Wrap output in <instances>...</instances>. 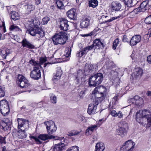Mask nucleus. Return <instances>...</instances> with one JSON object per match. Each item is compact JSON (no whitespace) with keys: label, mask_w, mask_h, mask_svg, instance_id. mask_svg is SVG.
Listing matches in <instances>:
<instances>
[{"label":"nucleus","mask_w":151,"mask_h":151,"mask_svg":"<svg viewBox=\"0 0 151 151\" xmlns=\"http://www.w3.org/2000/svg\"><path fill=\"white\" fill-rule=\"evenodd\" d=\"M88 47H85L79 53V56L80 57L83 56L84 54H86L88 51Z\"/></svg>","instance_id":"43"},{"label":"nucleus","mask_w":151,"mask_h":151,"mask_svg":"<svg viewBox=\"0 0 151 151\" xmlns=\"http://www.w3.org/2000/svg\"><path fill=\"white\" fill-rule=\"evenodd\" d=\"M56 3L58 9H63L64 8V5L62 1L59 0H56Z\"/></svg>","instance_id":"39"},{"label":"nucleus","mask_w":151,"mask_h":151,"mask_svg":"<svg viewBox=\"0 0 151 151\" xmlns=\"http://www.w3.org/2000/svg\"><path fill=\"white\" fill-rule=\"evenodd\" d=\"M50 101L53 104L56 103L57 98L56 96L52 93L50 94Z\"/></svg>","instance_id":"38"},{"label":"nucleus","mask_w":151,"mask_h":151,"mask_svg":"<svg viewBox=\"0 0 151 151\" xmlns=\"http://www.w3.org/2000/svg\"><path fill=\"white\" fill-rule=\"evenodd\" d=\"M94 70L93 65L90 63H86L85 66L84 72L88 73H92Z\"/></svg>","instance_id":"30"},{"label":"nucleus","mask_w":151,"mask_h":151,"mask_svg":"<svg viewBox=\"0 0 151 151\" xmlns=\"http://www.w3.org/2000/svg\"><path fill=\"white\" fill-rule=\"evenodd\" d=\"M25 9L28 13H30L31 11L35 9V6L34 5L31 3H29L26 4L25 6Z\"/></svg>","instance_id":"33"},{"label":"nucleus","mask_w":151,"mask_h":151,"mask_svg":"<svg viewBox=\"0 0 151 151\" xmlns=\"http://www.w3.org/2000/svg\"><path fill=\"white\" fill-rule=\"evenodd\" d=\"M0 143H6L5 137H2L0 136Z\"/></svg>","instance_id":"55"},{"label":"nucleus","mask_w":151,"mask_h":151,"mask_svg":"<svg viewBox=\"0 0 151 151\" xmlns=\"http://www.w3.org/2000/svg\"><path fill=\"white\" fill-rule=\"evenodd\" d=\"M11 121L9 119L4 118L1 124L4 131H10L11 129Z\"/></svg>","instance_id":"19"},{"label":"nucleus","mask_w":151,"mask_h":151,"mask_svg":"<svg viewBox=\"0 0 151 151\" xmlns=\"http://www.w3.org/2000/svg\"><path fill=\"white\" fill-rule=\"evenodd\" d=\"M69 25L68 20L66 19L61 18L60 21V28L61 30L66 31L68 29Z\"/></svg>","instance_id":"20"},{"label":"nucleus","mask_w":151,"mask_h":151,"mask_svg":"<svg viewBox=\"0 0 151 151\" xmlns=\"http://www.w3.org/2000/svg\"><path fill=\"white\" fill-rule=\"evenodd\" d=\"M93 46L94 49H99L104 47L103 44L99 39H96L94 41Z\"/></svg>","instance_id":"26"},{"label":"nucleus","mask_w":151,"mask_h":151,"mask_svg":"<svg viewBox=\"0 0 151 151\" xmlns=\"http://www.w3.org/2000/svg\"><path fill=\"white\" fill-rule=\"evenodd\" d=\"M131 39H128L126 35H124L122 37V40L123 42H130L129 41Z\"/></svg>","instance_id":"52"},{"label":"nucleus","mask_w":151,"mask_h":151,"mask_svg":"<svg viewBox=\"0 0 151 151\" xmlns=\"http://www.w3.org/2000/svg\"><path fill=\"white\" fill-rule=\"evenodd\" d=\"M67 17L70 19H75L76 17V13L75 9L69 10L66 13Z\"/></svg>","instance_id":"23"},{"label":"nucleus","mask_w":151,"mask_h":151,"mask_svg":"<svg viewBox=\"0 0 151 151\" xmlns=\"http://www.w3.org/2000/svg\"><path fill=\"white\" fill-rule=\"evenodd\" d=\"M98 2L97 0H91L89 1L88 6L89 7L95 8L98 6Z\"/></svg>","instance_id":"35"},{"label":"nucleus","mask_w":151,"mask_h":151,"mask_svg":"<svg viewBox=\"0 0 151 151\" xmlns=\"http://www.w3.org/2000/svg\"><path fill=\"white\" fill-rule=\"evenodd\" d=\"M127 124L122 125L121 127L117 129L116 130V134L122 137H123L127 134L128 130Z\"/></svg>","instance_id":"16"},{"label":"nucleus","mask_w":151,"mask_h":151,"mask_svg":"<svg viewBox=\"0 0 151 151\" xmlns=\"http://www.w3.org/2000/svg\"><path fill=\"white\" fill-rule=\"evenodd\" d=\"M105 148V146L103 143L99 142L96 145L95 151H103Z\"/></svg>","instance_id":"31"},{"label":"nucleus","mask_w":151,"mask_h":151,"mask_svg":"<svg viewBox=\"0 0 151 151\" xmlns=\"http://www.w3.org/2000/svg\"><path fill=\"white\" fill-rule=\"evenodd\" d=\"M29 137L30 138L33 139L35 140L36 143L37 144L39 145L41 144L42 143V142L40 140V139L43 141H45L48 139H54L55 138L54 136L47 134H40L37 137L32 136H30Z\"/></svg>","instance_id":"7"},{"label":"nucleus","mask_w":151,"mask_h":151,"mask_svg":"<svg viewBox=\"0 0 151 151\" xmlns=\"http://www.w3.org/2000/svg\"><path fill=\"white\" fill-rule=\"evenodd\" d=\"M144 118L147 119L149 125H151V109L139 110L137 112L136 119L138 122L142 123Z\"/></svg>","instance_id":"1"},{"label":"nucleus","mask_w":151,"mask_h":151,"mask_svg":"<svg viewBox=\"0 0 151 151\" xmlns=\"http://www.w3.org/2000/svg\"><path fill=\"white\" fill-rule=\"evenodd\" d=\"M119 96L118 95H116L112 99V103L115 104L116 101L118 100Z\"/></svg>","instance_id":"54"},{"label":"nucleus","mask_w":151,"mask_h":151,"mask_svg":"<svg viewBox=\"0 0 151 151\" xmlns=\"http://www.w3.org/2000/svg\"><path fill=\"white\" fill-rule=\"evenodd\" d=\"M88 47V50H91L93 48H94V46H93V44L87 47Z\"/></svg>","instance_id":"61"},{"label":"nucleus","mask_w":151,"mask_h":151,"mask_svg":"<svg viewBox=\"0 0 151 151\" xmlns=\"http://www.w3.org/2000/svg\"><path fill=\"white\" fill-rule=\"evenodd\" d=\"M103 78V75L100 73L91 76L89 78V86L94 87L99 85L102 82Z\"/></svg>","instance_id":"6"},{"label":"nucleus","mask_w":151,"mask_h":151,"mask_svg":"<svg viewBox=\"0 0 151 151\" xmlns=\"http://www.w3.org/2000/svg\"><path fill=\"white\" fill-rule=\"evenodd\" d=\"M138 98V96L136 95L134 96V98L129 99L127 102L129 104H135V100L137 99Z\"/></svg>","instance_id":"37"},{"label":"nucleus","mask_w":151,"mask_h":151,"mask_svg":"<svg viewBox=\"0 0 151 151\" xmlns=\"http://www.w3.org/2000/svg\"><path fill=\"white\" fill-rule=\"evenodd\" d=\"M120 17L119 16H118V17H112V18L110 19H109V20H107V21H105V23H107V22H111V21H112L114 20H115L116 19L118 18H119Z\"/></svg>","instance_id":"53"},{"label":"nucleus","mask_w":151,"mask_h":151,"mask_svg":"<svg viewBox=\"0 0 151 151\" xmlns=\"http://www.w3.org/2000/svg\"><path fill=\"white\" fill-rule=\"evenodd\" d=\"M110 6L112 10L116 11L120 10L122 7L121 4L117 1L113 2L111 4Z\"/></svg>","instance_id":"24"},{"label":"nucleus","mask_w":151,"mask_h":151,"mask_svg":"<svg viewBox=\"0 0 151 151\" xmlns=\"http://www.w3.org/2000/svg\"><path fill=\"white\" fill-rule=\"evenodd\" d=\"M135 144L131 140L126 141L124 145H123L121 149L126 151H131L134 148Z\"/></svg>","instance_id":"15"},{"label":"nucleus","mask_w":151,"mask_h":151,"mask_svg":"<svg viewBox=\"0 0 151 151\" xmlns=\"http://www.w3.org/2000/svg\"><path fill=\"white\" fill-rule=\"evenodd\" d=\"M11 19L15 21L19 19V15L18 12L12 11L11 13Z\"/></svg>","instance_id":"34"},{"label":"nucleus","mask_w":151,"mask_h":151,"mask_svg":"<svg viewBox=\"0 0 151 151\" xmlns=\"http://www.w3.org/2000/svg\"><path fill=\"white\" fill-rule=\"evenodd\" d=\"M97 125H91L88 127L86 131V135H89L91 134L94 130L97 129Z\"/></svg>","instance_id":"25"},{"label":"nucleus","mask_w":151,"mask_h":151,"mask_svg":"<svg viewBox=\"0 0 151 151\" xmlns=\"http://www.w3.org/2000/svg\"><path fill=\"white\" fill-rule=\"evenodd\" d=\"M40 65H41L43 64V63L46 62L47 61L46 58L45 57H42L40 58Z\"/></svg>","instance_id":"51"},{"label":"nucleus","mask_w":151,"mask_h":151,"mask_svg":"<svg viewBox=\"0 0 151 151\" xmlns=\"http://www.w3.org/2000/svg\"><path fill=\"white\" fill-rule=\"evenodd\" d=\"M66 151H79V148L76 146H74L68 148Z\"/></svg>","instance_id":"46"},{"label":"nucleus","mask_w":151,"mask_h":151,"mask_svg":"<svg viewBox=\"0 0 151 151\" xmlns=\"http://www.w3.org/2000/svg\"><path fill=\"white\" fill-rule=\"evenodd\" d=\"M141 39V37L140 35H135L131 39L129 43L131 46H133L139 43Z\"/></svg>","instance_id":"21"},{"label":"nucleus","mask_w":151,"mask_h":151,"mask_svg":"<svg viewBox=\"0 0 151 151\" xmlns=\"http://www.w3.org/2000/svg\"><path fill=\"white\" fill-rule=\"evenodd\" d=\"M29 63L34 66L33 69L31 71L30 73L31 78L35 80H38L41 77L40 70V69L42 67L41 66L33 59L29 61Z\"/></svg>","instance_id":"3"},{"label":"nucleus","mask_w":151,"mask_h":151,"mask_svg":"<svg viewBox=\"0 0 151 151\" xmlns=\"http://www.w3.org/2000/svg\"><path fill=\"white\" fill-rule=\"evenodd\" d=\"M41 3L40 0H36L35 4L37 5L40 4Z\"/></svg>","instance_id":"63"},{"label":"nucleus","mask_w":151,"mask_h":151,"mask_svg":"<svg viewBox=\"0 0 151 151\" xmlns=\"http://www.w3.org/2000/svg\"><path fill=\"white\" fill-rule=\"evenodd\" d=\"M46 126V129L49 134L55 132L57 130V127L54 122L52 120L47 121L44 122Z\"/></svg>","instance_id":"8"},{"label":"nucleus","mask_w":151,"mask_h":151,"mask_svg":"<svg viewBox=\"0 0 151 151\" xmlns=\"http://www.w3.org/2000/svg\"><path fill=\"white\" fill-rule=\"evenodd\" d=\"M92 32H91L87 34H85L83 35V36L84 37H87V36H90L91 35H92Z\"/></svg>","instance_id":"62"},{"label":"nucleus","mask_w":151,"mask_h":151,"mask_svg":"<svg viewBox=\"0 0 151 151\" xmlns=\"http://www.w3.org/2000/svg\"><path fill=\"white\" fill-rule=\"evenodd\" d=\"M118 115L117 116H118V117L119 118H122L123 117V114L122 112L119 111L118 113H117Z\"/></svg>","instance_id":"59"},{"label":"nucleus","mask_w":151,"mask_h":151,"mask_svg":"<svg viewBox=\"0 0 151 151\" xmlns=\"http://www.w3.org/2000/svg\"><path fill=\"white\" fill-rule=\"evenodd\" d=\"M148 1H145L142 2L140 5V6L133 10V12L137 14L138 12H144L146 10L150 8V6L148 4Z\"/></svg>","instance_id":"10"},{"label":"nucleus","mask_w":151,"mask_h":151,"mask_svg":"<svg viewBox=\"0 0 151 151\" xmlns=\"http://www.w3.org/2000/svg\"><path fill=\"white\" fill-rule=\"evenodd\" d=\"M99 101L98 99H95V101L89 105L88 110V113L89 114H93L96 112L97 105L99 104Z\"/></svg>","instance_id":"14"},{"label":"nucleus","mask_w":151,"mask_h":151,"mask_svg":"<svg viewBox=\"0 0 151 151\" xmlns=\"http://www.w3.org/2000/svg\"><path fill=\"white\" fill-rule=\"evenodd\" d=\"M50 20V18L49 17H44L42 20V22L43 24H47L48 23V22Z\"/></svg>","instance_id":"50"},{"label":"nucleus","mask_w":151,"mask_h":151,"mask_svg":"<svg viewBox=\"0 0 151 151\" xmlns=\"http://www.w3.org/2000/svg\"><path fill=\"white\" fill-rule=\"evenodd\" d=\"M62 74V70L60 69H58L57 70L55 74L54 75L52 79L54 82H56L57 81L60 79V77L61 76Z\"/></svg>","instance_id":"29"},{"label":"nucleus","mask_w":151,"mask_h":151,"mask_svg":"<svg viewBox=\"0 0 151 151\" xmlns=\"http://www.w3.org/2000/svg\"><path fill=\"white\" fill-rule=\"evenodd\" d=\"M71 49L70 47H67L66 49L65 56L66 57H69L71 55Z\"/></svg>","instance_id":"45"},{"label":"nucleus","mask_w":151,"mask_h":151,"mask_svg":"<svg viewBox=\"0 0 151 151\" xmlns=\"http://www.w3.org/2000/svg\"><path fill=\"white\" fill-rule=\"evenodd\" d=\"M82 131H78L76 130H72L68 132L67 135L69 136H74L79 134Z\"/></svg>","instance_id":"36"},{"label":"nucleus","mask_w":151,"mask_h":151,"mask_svg":"<svg viewBox=\"0 0 151 151\" xmlns=\"http://www.w3.org/2000/svg\"><path fill=\"white\" fill-rule=\"evenodd\" d=\"M56 140L62 141L61 142L55 145L53 148L52 151H63L65 148V145L62 142H64L65 139L64 137H58Z\"/></svg>","instance_id":"13"},{"label":"nucleus","mask_w":151,"mask_h":151,"mask_svg":"<svg viewBox=\"0 0 151 151\" xmlns=\"http://www.w3.org/2000/svg\"><path fill=\"white\" fill-rule=\"evenodd\" d=\"M79 119V121H81L83 122H85V117L82 116H80L78 117Z\"/></svg>","instance_id":"57"},{"label":"nucleus","mask_w":151,"mask_h":151,"mask_svg":"<svg viewBox=\"0 0 151 151\" xmlns=\"http://www.w3.org/2000/svg\"><path fill=\"white\" fill-rule=\"evenodd\" d=\"M114 66V65L112 62H107L106 63L104 67L108 69H110L112 68Z\"/></svg>","instance_id":"40"},{"label":"nucleus","mask_w":151,"mask_h":151,"mask_svg":"<svg viewBox=\"0 0 151 151\" xmlns=\"http://www.w3.org/2000/svg\"><path fill=\"white\" fill-rule=\"evenodd\" d=\"M142 73L143 70L141 68H137L134 69L133 75L136 77H138L141 76L142 75Z\"/></svg>","instance_id":"32"},{"label":"nucleus","mask_w":151,"mask_h":151,"mask_svg":"<svg viewBox=\"0 0 151 151\" xmlns=\"http://www.w3.org/2000/svg\"><path fill=\"white\" fill-rule=\"evenodd\" d=\"M26 131L24 129H22V130L19 129L18 131L16 132L14 131L12 133V136L15 139V138H25L27 137V134L25 133Z\"/></svg>","instance_id":"18"},{"label":"nucleus","mask_w":151,"mask_h":151,"mask_svg":"<svg viewBox=\"0 0 151 151\" xmlns=\"http://www.w3.org/2000/svg\"><path fill=\"white\" fill-rule=\"evenodd\" d=\"M17 121L18 122V128L19 129L21 130L24 129L26 130L29 128V124L28 120L25 119L18 118Z\"/></svg>","instance_id":"11"},{"label":"nucleus","mask_w":151,"mask_h":151,"mask_svg":"<svg viewBox=\"0 0 151 151\" xmlns=\"http://www.w3.org/2000/svg\"><path fill=\"white\" fill-rule=\"evenodd\" d=\"M106 91V88L103 86L96 88L92 92L93 98L98 99L101 102L104 99V95Z\"/></svg>","instance_id":"5"},{"label":"nucleus","mask_w":151,"mask_h":151,"mask_svg":"<svg viewBox=\"0 0 151 151\" xmlns=\"http://www.w3.org/2000/svg\"><path fill=\"white\" fill-rule=\"evenodd\" d=\"M17 82L21 87L22 88H26L28 86V81L22 75H18Z\"/></svg>","instance_id":"12"},{"label":"nucleus","mask_w":151,"mask_h":151,"mask_svg":"<svg viewBox=\"0 0 151 151\" xmlns=\"http://www.w3.org/2000/svg\"><path fill=\"white\" fill-rule=\"evenodd\" d=\"M143 103V99L142 98L138 96V98L135 100V104L140 106Z\"/></svg>","instance_id":"41"},{"label":"nucleus","mask_w":151,"mask_h":151,"mask_svg":"<svg viewBox=\"0 0 151 151\" xmlns=\"http://www.w3.org/2000/svg\"><path fill=\"white\" fill-rule=\"evenodd\" d=\"M5 94L4 89L0 86V98L4 97Z\"/></svg>","instance_id":"49"},{"label":"nucleus","mask_w":151,"mask_h":151,"mask_svg":"<svg viewBox=\"0 0 151 151\" xmlns=\"http://www.w3.org/2000/svg\"><path fill=\"white\" fill-rule=\"evenodd\" d=\"M9 49L4 48L0 49V55L4 59H6V57L11 53Z\"/></svg>","instance_id":"22"},{"label":"nucleus","mask_w":151,"mask_h":151,"mask_svg":"<svg viewBox=\"0 0 151 151\" xmlns=\"http://www.w3.org/2000/svg\"><path fill=\"white\" fill-rule=\"evenodd\" d=\"M99 30V28L98 27H97L95 29H94V30L91 32H92V34L93 35H94L96 32H98Z\"/></svg>","instance_id":"58"},{"label":"nucleus","mask_w":151,"mask_h":151,"mask_svg":"<svg viewBox=\"0 0 151 151\" xmlns=\"http://www.w3.org/2000/svg\"><path fill=\"white\" fill-rule=\"evenodd\" d=\"M10 29L14 31H20V29L18 26L14 25H11L9 28Z\"/></svg>","instance_id":"42"},{"label":"nucleus","mask_w":151,"mask_h":151,"mask_svg":"<svg viewBox=\"0 0 151 151\" xmlns=\"http://www.w3.org/2000/svg\"><path fill=\"white\" fill-rule=\"evenodd\" d=\"M0 112L4 116L8 114L9 112L8 102L6 100H3L0 102Z\"/></svg>","instance_id":"9"},{"label":"nucleus","mask_w":151,"mask_h":151,"mask_svg":"<svg viewBox=\"0 0 151 151\" xmlns=\"http://www.w3.org/2000/svg\"><path fill=\"white\" fill-rule=\"evenodd\" d=\"M111 114L113 116H117L118 115L116 111L115 110H112L111 112Z\"/></svg>","instance_id":"56"},{"label":"nucleus","mask_w":151,"mask_h":151,"mask_svg":"<svg viewBox=\"0 0 151 151\" xmlns=\"http://www.w3.org/2000/svg\"><path fill=\"white\" fill-rule=\"evenodd\" d=\"M123 2L126 5H127L128 6L130 7L132 5V0H124Z\"/></svg>","instance_id":"47"},{"label":"nucleus","mask_w":151,"mask_h":151,"mask_svg":"<svg viewBox=\"0 0 151 151\" xmlns=\"http://www.w3.org/2000/svg\"><path fill=\"white\" fill-rule=\"evenodd\" d=\"M147 60L148 63L151 64V55H149L147 57Z\"/></svg>","instance_id":"60"},{"label":"nucleus","mask_w":151,"mask_h":151,"mask_svg":"<svg viewBox=\"0 0 151 151\" xmlns=\"http://www.w3.org/2000/svg\"><path fill=\"white\" fill-rule=\"evenodd\" d=\"M119 40L118 38L116 39L113 42L112 48L114 50H115L119 44Z\"/></svg>","instance_id":"44"},{"label":"nucleus","mask_w":151,"mask_h":151,"mask_svg":"<svg viewBox=\"0 0 151 151\" xmlns=\"http://www.w3.org/2000/svg\"><path fill=\"white\" fill-rule=\"evenodd\" d=\"M68 39L67 34L64 32L56 33L52 37L53 43L55 45H63Z\"/></svg>","instance_id":"4"},{"label":"nucleus","mask_w":151,"mask_h":151,"mask_svg":"<svg viewBox=\"0 0 151 151\" xmlns=\"http://www.w3.org/2000/svg\"><path fill=\"white\" fill-rule=\"evenodd\" d=\"M26 27L29 29L28 33L32 36H35L37 34L40 37H42L44 36V32L40 28L34 26L33 20L28 22L25 25Z\"/></svg>","instance_id":"2"},{"label":"nucleus","mask_w":151,"mask_h":151,"mask_svg":"<svg viewBox=\"0 0 151 151\" xmlns=\"http://www.w3.org/2000/svg\"><path fill=\"white\" fill-rule=\"evenodd\" d=\"M21 43L23 47H26L29 49H33L35 47L34 45L31 44L26 39H23Z\"/></svg>","instance_id":"28"},{"label":"nucleus","mask_w":151,"mask_h":151,"mask_svg":"<svg viewBox=\"0 0 151 151\" xmlns=\"http://www.w3.org/2000/svg\"><path fill=\"white\" fill-rule=\"evenodd\" d=\"M2 151H8L5 147H2Z\"/></svg>","instance_id":"64"},{"label":"nucleus","mask_w":151,"mask_h":151,"mask_svg":"<svg viewBox=\"0 0 151 151\" xmlns=\"http://www.w3.org/2000/svg\"><path fill=\"white\" fill-rule=\"evenodd\" d=\"M145 22L147 24H151V15L146 17Z\"/></svg>","instance_id":"48"},{"label":"nucleus","mask_w":151,"mask_h":151,"mask_svg":"<svg viewBox=\"0 0 151 151\" xmlns=\"http://www.w3.org/2000/svg\"><path fill=\"white\" fill-rule=\"evenodd\" d=\"M85 76L82 70H79L75 76L76 80L78 83L83 84L85 81Z\"/></svg>","instance_id":"17"},{"label":"nucleus","mask_w":151,"mask_h":151,"mask_svg":"<svg viewBox=\"0 0 151 151\" xmlns=\"http://www.w3.org/2000/svg\"><path fill=\"white\" fill-rule=\"evenodd\" d=\"M90 21V19L87 18L83 19L81 22L80 27L82 28L87 27L89 25Z\"/></svg>","instance_id":"27"}]
</instances>
